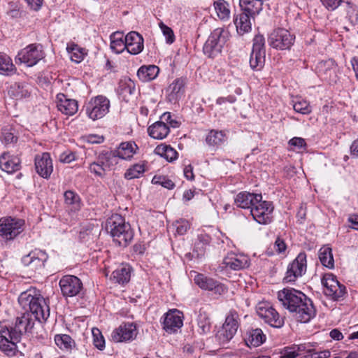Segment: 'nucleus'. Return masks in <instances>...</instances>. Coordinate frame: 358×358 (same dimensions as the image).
<instances>
[{
  "label": "nucleus",
  "mask_w": 358,
  "mask_h": 358,
  "mask_svg": "<svg viewBox=\"0 0 358 358\" xmlns=\"http://www.w3.org/2000/svg\"><path fill=\"white\" fill-rule=\"evenodd\" d=\"M324 294L334 301H340L344 299L347 294L346 287L341 284L333 273H325L322 278Z\"/></svg>",
  "instance_id": "6"
},
{
  "label": "nucleus",
  "mask_w": 358,
  "mask_h": 358,
  "mask_svg": "<svg viewBox=\"0 0 358 358\" xmlns=\"http://www.w3.org/2000/svg\"><path fill=\"white\" fill-rule=\"evenodd\" d=\"M138 150L137 144L133 141H129L122 142L115 150H111V152L115 154L117 160L121 159L130 161Z\"/></svg>",
  "instance_id": "22"
},
{
  "label": "nucleus",
  "mask_w": 358,
  "mask_h": 358,
  "mask_svg": "<svg viewBox=\"0 0 358 358\" xmlns=\"http://www.w3.org/2000/svg\"><path fill=\"white\" fill-rule=\"evenodd\" d=\"M138 334L136 325L133 322H124L114 329L111 334L114 342H127L133 341Z\"/></svg>",
  "instance_id": "17"
},
{
  "label": "nucleus",
  "mask_w": 358,
  "mask_h": 358,
  "mask_svg": "<svg viewBox=\"0 0 358 358\" xmlns=\"http://www.w3.org/2000/svg\"><path fill=\"white\" fill-rule=\"evenodd\" d=\"M88 170L95 176L103 178L106 176L104 169L99 166V164L94 162H90L87 166Z\"/></svg>",
  "instance_id": "58"
},
{
  "label": "nucleus",
  "mask_w": 358,
  "mask_h": 358,
  "mask_svg": "<svg viewBox=\"0 0 358 358\" xmlns=\"http://www.w3.org/2000/svg\"><path fill=\"white\" fill-rule=\"evenodd\" d=\"M186 78H178L173 81L166 89L167 99L171 103H176L185 92Z\"/></svg>",
  "instance_id": "23"
},
{
  "label": "nucleus",
  "mask_w": 358,
  "mask_h": 358,
  "mask_svg": "<svg viewBox=\"0 0 358 358\" xmlns=\"http://www.w3.org/2000/svg\"><path fill=\"white\" fill-rule=\"evenodd\" d=\"M55 344L62 350H71L75 345L74 341L69 335L57 334L55 336Z\"/></svg>",
  "instance_id": "45"
},
{
  "label": "nucleus",
  "mask_w": 358,
  "mask_h": 358,
  "mask_svg": "<svg viewBox=\"0 0 358 358\" xmlns=\"http://www.w3.org/2000/svg\"><path fill=\"white\" fill-rule=\"evenodd\" d=\"M44 57V52L40 44H30L22 49L16 56V62L24 64L27 66L36 65Z\"/></svg>",
  "instance_id": "8"
},
{
  "label": "nucleus",
  "mask_w": 358,
  "mask_h": 358,
  "mask_svg": "<svg viewBox=\"0 0 358 358\" xmlns=\"http://www.w3.org/2000/svg\"><path fill=\"white\" fill-rule=\"evenodd\" d=\"M273 206L271 202L262 201L257 202L251 208L250 214L253 219L261 224H269L272 220L271 213Z\"/></svg>",
  "instance_id": "15"
},
{
  "label": "nucleus",
  "mask_w": 358,
  "mask_h": 358,
  "mask_svg": "<svg viewBox=\"0 0 358 358\" xmlns=\"http://www.w3.org/2000/svg\"><path fill=\"white\" fill-rule=\"evenodd\" d=\"M307 261L305 252H300L296 259L288 266L284 280L287 282H294L306 271Z\"/></svg>",
  "instance_id": "14"
},
{
  "label": "nucleus",
  "mask_w": 358,
  "mask_h": 358,
  "mask_svg": "<svg viewBox=\"0 0 358 358\" xmlns=\"http://www.w3.org/2000/svg\"><path fill=\"white\" fill-rule=\"evenodd\" d=\"M131 278V268L127 264H122L113 271L110 280L120 285H124L129 282Z\"/></svg>",
  "instance_id": "31"
},
{
  "label": "nucleus",
  "mask_w": 358,
  "mask_h": 358,
  "mask_svg": "<svg viewBox=\"0 0 358 358\" xmlns=\"http://www.w3.org/2000/svg\"><path fill=\"white\" fill-rule=\"evenodd\" d=\"M239 6L241 12L252 17L254 20L262 11L263 1L262 0H240Z\"/></svg>",
  "instance_id": "28"
},
{
  "label": "nucleus",
  "mask_w": 358,
  "mask_h": 358,
  "mask_svg": "<svg viewBox=\"0 0 358 358\" xmlns=\"http://www.w3.org/2000/svg\"><path fill=\"white\" fill-rule=\"evenodd\" d=\"M106 229L119 246L127 247L133 240L134 232L130 224L119 214L112 215L107 220Z\"/></svg>",
  "instance_id": "3"
},
{
  "label": "nucleus",
  "mask_w": 358,
  "mask_h": 358,
  "mask_svg": "<svg viewBox=\"0 0 358 358\" xmlns=\"http://www.w3.org/2000/svg\"><path fill=\"white\" fill-rule=\"evenodd\" d=\"M257 313L272 327L281 328L284 325V317L268 303H259L257 307Z\"/></svg>",
  "instance_id": "12"
},
{
  "label": "nucleus",
  "mask_w": 358,
  "mask_h": 358,
  "mask_svg": "<svg viewBox=\"0 0 358 358\" xmlns=\"http://www.w3.org/2000/svg\"><path fill=\"white\" fill-rule=\"evenodd\" d=\"M57 108L63 114L71 116L77 113L78 104L76 100L69 99L64 94H57Z\"/></svg>",
  "instance_id": "26"
},
{
  "label": "nucleus",
  "mask_w": 358,
  "mask_h": 358,
  "mask_svg": "<svg viewBox=\"0 0 358 358\" xmlns=\"http://www.w3.org/2000/svg\"><path fill=\"white\" fill-rule=\"evenodd\" d=\"M197 324L199 332L201 334H206L210 331V322L209 317L205 313H200L198 316Z\"/></svg>",
  "instance_id": "49"
},
{
  "label": "nucleus",
  "mask_w": 358,
  "mask_h": 358,
  "mask_svg": "<svg viewBox=\"0 0 358 358\" xmlns=\"http://www.w3.org/2000/svg\"><path fill=\"white\" fill-rule=\"evenodd\" d=\"M162 324L166 332H176L183 324L182 313L176 309L169 310L164 315Z\"/></svg>",
  "instance_id": "18"
},
{
  "label": "nucleus",
  "mask_w": 358,
  "mask_h": 358,
  "mask_svg": "<svg viewBox=\"0 0 358 358\" xmlns=\"http://www.w3.org/2000/svg\"><path fill=\"white\" fill-rule=\"evenodd\" d=\"M278 299L300 322L307 323L316 315L312 300L301 291L285 288L278 292Z\"/></svg>",
  "instance_id": "1"
},
{
  "label": "nucleus",
  "mask_w": 358,
  "mask_h": 358,
  "mask_svg": "<svg viewBox=\"0 0 358 358\" xmlns=\"http://www.w3.org/2000/svg\"><path fill=\"white\" fill-rule=\"evenodd\" d=\"M18 303L24 313L34 315L36 320L45 322L50 316V308L39 290L31 287L22 292Z\"/></svg>",
  "instance_id": "2"
},
{
  "label": "nucleus",
  "mask_w": 358,
  "mask_h": 358,
  "mask_svg": "<svg viewBox=\"0 0 358 358\" xmlns=\"http://www.w3.org/2000/svg\"><path fill=\"white\" fill-rule=\"evenodd\" d=\"M294 345L284 348L280 352V358H296L299 356Z\"/></svg>",
  "instance_id": "61"
},
{
  "label": "nucleus",
  "mask_w": 358,
  "mask_h": 358,
  "mask_svg": "<svg viewBox=\"0 0 358 358\" xmlns=\"http://www.w3.org/2000/svg\"><path fill=\"white\" fill-rule=\"evenodd\" d=\"M318 256L321 264L324 266L329 268H333L334 267V260L331 248H321L319 250Z\"/></svg>",
  "instance_id": "40"
},
{
  "label": "nucleus",
  "mask_w": 358,
  "mask_h": 358,
  "mask_svg": "<svg viewBox=\"0 0 358 358\" xmlns=\"http://www.w3.org/2000/svg\"><path fill=\"white\" fill-rule=\"evenodd\" d=\"M20 341H13L10 339L8 336H4L1 334L0 336V350L7 355H13L16 351V343Z\"/></svg>",
  "instance_id": "42"
},
{
  "label": "nucleus",
  "mask_w": 358,
  "mask_h": 358,
  "mask_svg": "<svg viewBox=\"0 0 358 358\" xmlns=\"http://www.w3.org/2000/svg\"><path fill=\"white\" fill-rule=\"evenodd\" d=\"M262 199V196L261 194L241 192L236 196L234 203L238 208L251 209L257 202L260 201Z\"/></svg>",
  "instance_id": "24"
},
{
  "label": "nucleus",
  "mask_w": 358,
  "mask_h": 358,
  "mask_svg": "<svg viewBox=\"0 0 358 358\" xmlns=\"http://www.w3.org/2000/svg\"><path fill=\"white\" fill-rule=\"evenodd\" d=\"M159 27L165 36L166 42L169 44H171L175 41V35L171 28L166 26L162 22L159 23Z\"/></svg>",
  "instance_id": "54"
},
{
  "label": "nucleus",
  "mask_w": 358,
  "mask_h": 358,
  "mask_svg": "<svg viewBox=\"0 0 358 358\" xmlns=\"http://www.w3.org/2000/svg\"><path fill=\"white\" fill-rule=\"evenodd\" d=\"M288 143L291 147L298 150H306L307 146L305 140L301 137H294L289 141Z\"/></svg>",
  "instance_id": "62"
},
{
  "label": "nucleus",
  "mask_w": 358,
  "mask_h": 358,
  "mask_svg": "<svg viewBox=\"0 0 358 358\" xmlns=\"http://www.w3.org/2000/svg\"><path fill=\"white\" fill-rule=\"evenodd\" d=\"M265 51L252 50L250 57V66L254 71H261L265 64Z\"/></svg>",
  "instance_id": "38"
},
{
  "label": "nucleus",
  "mask_w": 358,
  "mask_h": 358,
  "mask_svg": "<svg viewBox=\"0 0 358 358\" xmlns=\"http://www.w3.org/2000/svg\"><path fill=\"white\" fill-rule=\"evenodd\" d=\"M135 90V83L131 80L121 82L118 87L119 94L126 101H129V97L134 94Z\"/></svg>",
  "instance_id": "41"
},
{
  "label": "nucleus",
  "mask_w": 358,
  "mask_h": 358,
  "mask_svg": "<svg viewBox=\"0 0 358 358\" xmlns=\"http://www.w3.org/2000/svg\"><path fill=\"white\" fill-rule=\"evenodd\" d=\"M174 227L178 234L183 235L189 229L190 223L187 220L181 219L175 222Z\"/></svg>",
  "instance_id": "56"
},
{
  "label": "nucleus",
  "mask_w": 358,
  "mask_h": 358,
  "mask_svg": "<svg viewBox=\"0 0 358 358\" xmlns=\"http://www.w3.org/2000/svg\"><path fill=\"white\" fill-rule=\"evenodd\" d=\"M9 93L16 99L27 98L31 94L30 87L25 83H15L11 86Z\"/></svg>",
  "instance_id": "39"
},
{
  "label": "nucleus",
  "mask_w": 358,
  "mask_h": 358,
  "mask_svg": "<svg viewBox=\"0 0 358 358\" xmlns=\"http://www.w3.org/2000/svg\"><path fill=\"white\" fill-rule=\"evenodd\" d=\"M124 43H126V50L131 55H138L143 50V38L136 31L129 32L124 37Z\"/></svg>",
  "instance_id": "21"
},
{
  "label": "nucleus",
  "mask_w": 358,
  "mask_h": 358,
  "mask_svg": "<svg viewBox=\"0 0 358 358\" xmlns=\"http://www.w3.org/2000/svg\"><path fill=\"white\" fill-rule=\"evenodd\" d=\"M94 345L99 350H103L105 348V339L99 329L94 327L92 329Z\"/></svg>",
  "instance_id": "51"
},
{
  "label": "nucleus",
  "mask_w": 358,
  "mask_h": 358,
  "mask_svg": "<svg viewBox=\"0 0 358 358\" xmlns=\"http://www.w3.org/2000/svg\"><path fill=\"white\" fill-rule=\"evenodd\" d=\"M110 49L116 54L122 52L126 49V43H124V33L121 31H115L110 36Z\"/></svg>",
  "instance_id": "35"
},
{
  "label": "nucleus",
  "mask_w": 358,
  "mask_h": 358,
  "mask_svg": "<svg viewBox=\"0 0 358 358\" xmlns=\"http://www.w3.org/2000/svg\"><path fill=\"white\" fill-rule=\"evenodd\" d=\"M110 101L104 96H97L92 99L86 106L88 117L96 120L105 116L109 111Z\"/></svg>",
  "instance_id": "10"
},
{
  "label": "nucleus",
  "mask_w": 358,
  "mask_h": 358,
  "mask_svg": "<svg viewBox=\"0 0 358 358\" xmlns=\"http://www.w3.org/2000/svg\"><path fill=\"white\" fill-rule=\"evenodd\" d=\"M224 267L234 271H240L249 267L250 261L248 256L242 254L229 253L223 259Z\"/></svg>",
  "instance_id": "20"
},
{
  "label": "nucleus",
  "mask_w": 358,
  "mask_h": 358,
  "mask_svg": "<svg viewBox=\"0 0 358 358\" xmlns=\"http://www.w3.org/2000/svg\"><path fill=\"white\" fill-rule=\"evenodd\" d=\"M16 68L11 58L3 52H0V74L11 76L16 73Z\"/></svg>",
  "instance_id": "36"
},
{
  "label": "nucleus",
  "mask_w": 358,
  "mask_h": 358,
  "mask_svg": "<svg viewBox=\"0 0 358 358\" xmlns=\"http://www.w3.org/2000/svg\"><path fill=\"white\" fill-rule=\"evenodd\" d=\"M331 357V352L329 350H324L316 352L315 350H309V354L306 355L304 358H329Z\"/></svg>",
  "instance_id": "64"
},
{
  "label": "nucleus",
  "mask_w": 358,
  "mask_h": 358,
  "mask_svg": "<svg viewBox=\"0 0 358 358\" xmlns=\"http://www.w3.org/2000/svg\"><path fill=\"white\" fill-rule=\"evenodd\" d=\"M295 37L287 29L279 28L273 30L268 36V44L278 50H288L293 45Z\"/></svg>",
  "instance_id": "11"
},
{
  "label": "nucleus",
  "mask_w": 358,
  "mask_h": 358,
  "mask_svg": "<svg viewBox=\"0 0 358 358\" xmlns=\"http://www.w3.org/2000/svg\"><path fill=\"white\" fill-rule=\"evenodd\" d=\"M62 295L64 297H73L78 295L83 290V285L76 275H64L59 282Z\"/></svg>",
  "instance_id": "13"
},
{
  "label": "nucleus",
  "mask_w": 358,
  "mask_h": 358,
  "mask_svg": "<svg viewBox=\"0 0 358 358\" xmlns=\"http://www.w3.org/2000/svg\"><path fill=\"white\" fill-rule=\"evenodd\" d=\"M95 163L99 164V166L104 169V171H111L118 164V160L111 150H103L99 152L96 157Z\"/></svg>",
  "instance_id": "25"
},
{
  "label": "nucleus",
  "mask_w": 358,
  "mask_h": 358,
  "mask_svg": "<svg viewBox=\"0 0 358 358\" xmlns=\"http://www.w3.org/2000/svg\"><path fill=\"white\" fill-rule=\"evenodd\" d=\"M229 33L223 28H217L210 34L205 43L203 51L210 58H214L221 53L229 39Z\"/></svg>",
  "instance_id": "5"
},
{
  "label": "nucleus",
  "mask_w": 358,
  "mask_h": 358,
  "mask_svg": "<svg viewBox=\"0 0 358 358\" xmlns=\"http://www.w3.org/2000/svg\"><path fill=\"white\" fill-rule=\"evenodd\" d=\"M20 159L17 157L10 156L8 153L3 152L0 156V168L8 173H13L20 169Z\"/></svg>",
  "instance_id": "27"
},
{
  "label": "nucleus",
  "mask_w": 358,
  "mask_h": 358,
  "mask_svg": "<svg viewBox=\"0 0 358 358\" xmlns=\"http://www.w3.org/2000/svg\"><path fill=\"white\" fill-rule=\"evenodd\" d=\"M35 320L29 313H24L20 317L16 318L14 326H7L0 322V334L4 336H8L13 341H20L24 334L32 330Z\"/></svg>",
  "instance_id": "4"
},
{
  "label": "nucleus",
  "mask_w": 358,
  "mask_h": 358,
  "mask_svg": "<svg viewBox=\"0 0 358 358\" xmlns=\"http://www.w3.org/2000/svg\"><path fill=\"white\" fill-rule=\"evenodd\" d=\"M322 5L328 11H334L343 5L344 0H320Z\"/></svg>",
  "instance_id": "55"
},
{
  "label": "nucleus",
  "mask_w": 358,
  "mask_h": 358,
  "mask_svg": "<svg viewBox=\"0 0 358 358\" xmlns=\"http://www.w3.org/2000/svg\"><path fill=\"white\" fill-rule=\"evenodd\" d=\"M252 50L265 51V38L263 35L257 34L254 37Z\"/></svg>",
  "instance_id": "59"
},
{
  "label": "nucleus",
  "mask_w": 358,
  "mask_h": 358,
  "mask_svg": "<svg viewBox=\"0 0 358 358\" xmlns=\"http://www.w3.org/2000/svg\"><path fill=\"white\" fill-rule=\"evenodd\" d=\"M252 19V17H250L241 11L239 13L234 15V22L236 26L237 33L239 35H243L251 31Z\"/></svg>",
  "instance_id": "30"
},
{
  "label": "nucleus",
  "mask_w": 358,
  "mask_h": 358,
  "mask_svg": "<svg viewBox=\"0 0 358 358\" xmlns=\"http://www.w3.org/2000/svg\"><path fill=\"white\" fill-rule=\"evenodd\" d=\"M213 7L217 17L222 21H228L230 18L229 4L225 0H216L213 2Z\"/></svg>",
  "instance_id": "37"
},
{
  "label": "nucleus",
  "mask_w": 358,
  "mask_h": 358,
  "mask_svg": "<svg viewBox=\"0 0 358 358\" xmlns=\"http://www.w3.org/2000/svg\"><path fill=\"white\" fill-rule=\"evenodd\" d=\"M67 50L71 53V59L72 61L79 63L84 59V50L79 48L78 45L74 43L71 44L70 46L67 47Z\"/></svg>",
  "instance_id": "50"
},
{
  "label": "nucleus",
  "mask_w": 358,
  "mask_h": 358,
  "mask_svg": "<svg viewBox=\"0 0 358 358\" xmlns=\"http://www.w3.org/2000/svg\"><path fill=\"white\" fill-rule=\"evenodd\" d=\"M266 339V335L259 328L248 329L244 337L245 344L250 348L260 346Z\"/></svg>",
  "instance_id": "29"
},
{
  "label": "nucleus",
  "mask_w": 358,
  "mask_h": 358,
  "mask_svg": "<svg viewBox=\"0 0 358 358\" xmlns=\"http://www.w3.org/2000/svg\"><path fill=\"white\" fill-rule=\"evenodd\" d=\"M194 280V282L203 289L212 291L215 289L216 285V280L201 273L197 274Z\"/></svg>",
  "instance_id": "44"
},
{
  "label": "nucleus",
  "mask_w": 358,
  "mask_h": 358,
  "mask_svg": "<svg viewBox=\"0 0 358 358\" xmlns=\"http://www.w3.org/2000/svg\"><path fill=\"white\" fill-rule=\"evenodd\" d=\"M211 242V237L207 234H200L197 236V239L194 243L193 249V255H196L197 258L204 256L208 247Z\"/></svg>",
  "instance_id": "33"
},
{
  "label": "nucleus",
  "mask_w": 358,
  "mask_h": 358,
  "mask_svg": "<svg viewBox=\"0 0 358 358\" xmlns=\"http://www.w3.org/2000/svg\"><path fill=\"white\" fill-rule=\"evenodd\" d=\"M159 121L165 122L169 127H178L179 126L178 122L172 119L170 112L164 113L161 115Z\"/></svg>",
  "instance_id": "63"
},
{
  "label": "nucleus",
  "mask_w": 358,
  "mask_h": 358,
  "mask_svg": "<svg viewBox=\"0 0 358 358\" xmlns=\"http://www.w3.org/2000/svg\"><path fill=\"white\" fill-rule=\"evenodd\" d=\"M156 152L169 162H173L178 157L177 151L170 145H159L156 148Z\"/></svg>",
  "instance_id": "47"
},
{
  "label": "nucleus",
  "mask_w": 358,
  "mask_h": 358,
  "mask_svg": "<svg viewBox=\"0 0 358 358\" xmlns=\"http://www.w3.org/2000/svg\"><path fill=\"white\" fill-rule=\"evenodd\" d=\"M35 169L42 178L48 179L53 171L52 161L48 152H43L35 157Z\"/></svg>",
  "instance_id": "19"
},
{
  "label": "nucleus",
  "mask_w": 358,
  "mask_h": 358,
  "mask_svg": "<svg viewBox=\"0 0 358 358\" xmlns=\"http://www.w3.org/2000/svg\"><path fill=\"white\" fill-rule=\"evenodd\" d=\"M239 315L236 310H230L226 317L222 329L218 331L216 338L220 344L230 341L237 332L239 327Z\"/></svg>",
  "instance_id": "7"
},
{
  "label": "nucleus",
  "mask_w": 358,
  "mask_h": 358,
  "mask_svg": "<svg viewBox=\"0 0 358 358\" xmlns=\"http://www.w3.org/2000/svg\"><path fill=\"white\" fill-rule=\"evenodd\" d=\"M148 132L152 138L162 140L168 136L170 129L165 122L157 121L148 127Z\"/></svg>",
  "instance_id": "32"
},
{
  "label": "nucleus",
  "mask_w": 358,
  "mask_h": 358,
  "mask_svg": "<svg viewBox=\"0 0 358 358\" xmlns=\"http://www.w3.org/2000/svg\"><path fill=\"white\" fill-rule=\"evenodd\" d=\"M343 5L345 6V10L348 16L350 18L358 17V8L357 7L349 0H344Z\"/></svg>",
  "instance_id": "60"
},
{
  "label": "nucleus",
  "mask_w": 358,
  "mask_h": 358,
  "mask_svg": "<svg viewBox=\"0 0 358 358\" xmlns=\"http://www.w3.org/2000/svg\"><path fill=\"white\" fill-rule=\"evenodd\" d=\"M159 73L156 65H143L137 71V76L142 82L146 83L155 79Z\"/></svg>",
  "instance_id": "34"
},
{
  "label": "nucleus",
  "mask_w": 358,
  "mask_h": 358,
  "mask_svg": "<svg viewBox=\"0 0 358 358\" xmlns=\"http://www.w3.org/2000/svg\"><path fill=\"white\" fill-rule=\"evenodd\" d=\"M292 102L293 108L296 113L303 115H307L311 113V107L306 100L296 98L295 100H293Z\"/></svg>",
  "instance_id": "48"
},
{
  "label": "nucleus",
  "mask_w": 358,
  "mask_h": 358,
  "mask_svg": "<svg viewBox=\"0 0 358 358\" xmlns=\"http://www.w3.org/2000/svg\"><path fill=\"white\" fill-rule=\"evenodd\" d=\"M48 259V254L41 250L35 249L22 257L21 261L24 266H27L34 272L41 271Z\"/></svg>",
  "instance_id": "16"
},
{
  "label": "nucleus",
  "mask_w": 358,
  "mask_h": 358,
  "mask_svg": "<svg viewBox=\"0 0 358 358\" xmlns=\"http://www.w3.org/2000/svg\"><path fill=\"white\" fill-rule=\"evenodd\" d=\"M65 203L73 205L75 209L80 208V198L78 194L71 190L66 191L64 194Z\"/></svg>",
  "instance_id": "52"
},
{
  "label": "nucleus",
  "mask_w": 358,
  "mask_h": 358,
  "mask_svg": "<svg viewBox=\"0 0 358 358\" xmlns=\"http://www.w3.org/2000/svg\"><path fill=\"white\" fill-rule=\"evenodd\" d=\"M24 222L11 217L0 218V236L6 240H13L24 229Z\"/></svg>",
  "instance_id": "9"
},
{
  "label": "nucleus",
  "mask_w": 358,
  "mask_h": 358,
  "mask_svg": "<svg viewBox=\"0 0 358 358\" xmlns=\"http://www.w3.org/2000/svg\"><path fill=\"white\" fill-rule=\"evenodd\" d=\"M145 171V163H137L131 166L126 171L124 178L127 180L138 178L144 173Z\"/></svg>",
  "instance_id": "46"
},
{
  "label": "nucleus",
  "mask_w": 358,
  "mask_h": 358,
  "mask_svg": "<svg viewBox=\"0 0 358 358\" xmlns=\"http://www.w3.org/2000/svg\"><path fill=\"white\" fill-rule=\"evenodd\" d=\"M1 138L2 141L6 145L15 143L17 141L15 131L12 128H3L1 131Z\"/></svg>",
  "instance_id": "53"
},
{
  "label": "nucleus",
  "mask_w": 358,
  "mask_h": 358,
  "mask_svg": "<svg viewBox=\"0 0 358 358\" xmlns=\"http://www.w3.org/2000/svg\"><path fill=\"white\" fill-rule=\"evenodd\" d=\"M225 141V134L222 131L211 130L206 137V142L209 146H219Z\"/></svg>",
  "instance_id": "43"
},
{
  "label": "nucleus",
  "mask_w": 358,
  "mask_h": 358,
  "mask_svg": "<svg viewBox=\"0 0 358 358\" xmlns=\"http://www.w3.org/2000/svg\"><path fill=\"white\" fill-rule=\"evenodd\" d=\"M152 182L153 184L161 185L162 187L168 189H171L175 187V184L171 180L166 178L164 176H154L152 180Z\"/></svg>",
  "instance_id": "57"
}]
</instances>
